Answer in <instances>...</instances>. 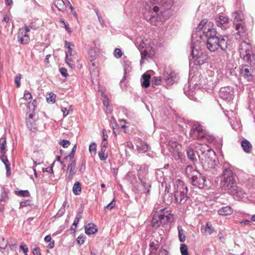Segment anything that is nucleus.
<instances>
[{"label":"nucleus","instance_id":"1","mask_svg":"<svg viewBox=\"0 0 255 255\" xmlns=\"http://www.w3.org/2000/svg\"><path fill=\"white\" fill-rule=\"evenodd\" d=\"M197 30L201 31L207 38V48L210 51L214 52L219 48L223 51L226 50L228 47V37L217 36V31L212 22H208L207 19H203L198 24Z\"/></svg>","mask_w":255,"mask_h":255},{"label":"nucleus","instance_id":"2","mask_svg":"<svg viewBox=\"0 0 255 255\" xmlns=\"http://www.w3.org/2000/svg\"><path fill=\"white\" fill-rule=\"evenodd\" d=\"M173 4V0H150L146 2L143 12L145 19L153 25H156L155 22L163 19V11L170 9Z\"/></svg>","mask_w":255,"mask_h":255},{"label":"nucleus","instance_id":"3","mask_svg":"<svg viewBox=\"0 0 255 255\" xmlns=\"http://www.w3.org/2000/svg\"><path fill=\"white\" fill-rule=\"evenodd\" d=\"M185 171L189 182L193 186L197 187L199 189L207 187L206 177L197 171L193 166H187Z\"/></svg>","mask_w":255,"mask_h":255},{"label":"nucleus","instance_id":"4","mask_svg":"<svg viewBox=\"0 0 255 255\" xmlns=\"http://www.w3.org/2000/svg\"><path fill=\"white\" fill-rule=\"evenodd\" d=\"M221 185L224 189L230 190V193L233 195L238 193V187L236 186L233 173L230 168H226L224 170Z\"/></svg>","mask_w":255,"mask_h":255},{"label":"nucleus","instance_id":"5","mask_svg":"<svg viewBox=\"0 0 255 255\" xmlns=\"http://www.w3.org/2000/svg\"><path fill=\"white\" fill-rule=\"evenodd\" d=\"M191 56L194 59V63L196 65H201L204 64L208 58V55L205 51H199L196 46L193 45L191 47Z\"/></svg>","mask_w":255,"mask_h":255},{"label":"nucleus","instance_id":"6","mask_svg":"<svg viewBox=\"0 0 255 255\" xmlns=\"http://www.w3.org/2000/svg\"><path fill=\"white\" fill-rule=\"evenodd\" d=\"M162 80L168 86H171L178 80L175 72L169 67H165L162 73Z\"/></svg>","mask_w":255,"mask_h":255},{"label":"nucleus","instance_id":"7","mask_svg":"<svg viewBox=\"0 0 255 255\" xmlns=\"http://www.w3.org/2000/svg\"><path fill=\"white\" fill-rule=\"evenodd\" d=\"M200 160L202 163L203 167L206 170L214 169L219 163L214 152H213V155L207 156V157L203 158L200 156Z\"/></svg>","mask_w":255,"mask_h":255},{"label":"nucleus","instance_id":"8","mask_svg":"<svg viewBox=\"0 0 255 255\" xmlns=\"http://www.w3.org/2000/svg\"><path fill=\"white\" fill-rule=\"evenodd\" d=\"M240 55L242 54L243 59L246 60L248 63H250L251 61V57L252 54V46L251 44L247 42L243 41L240 44Z\"/></svg>","mask_w":255,"mask_h":255},{"label":"nucleus","instance_id":"9","mask_svg":"<svg viewBox=\"0 0 255 255\" xmlns=\"http://www.w3.org/2000/svg\"><path fill=\"white\" fill-rule=\"evenodd\" d=\"M145 44L142 42L140 43L138 45H136L138 47V49L140 52L141 60L140 63L143 62V59L147 58H152L154 55V51L151 47H145Z\"/></svg>","mask_w":255,"mask_h":255},{"label":"nucleus","instance_id":"10","mask_svg":"<svg viewBox=\"0 0 255 255\" xmlns=\"http://www.w3.org/2000/svg\"><path fill=\"white\" fill-rule=\"evenodd\" d=\"M198 154V156L200 159V156L207 157V156L213 155V151L211 150V148L207 144L198 143L196 146Z\"/></svg>","mask_w":255,"mask_h":255},{"label":"nucleus","instance_id":"11","mask_svg":"<svg viewBox=\"0 0 255 255\" xmlns=\"http://www.w3.org/2000/svg\"><path fill=\"white\" fill-rule=\"evenodd\" d=\"M234 90L231 87H222L219 91L220 97L227 101H231L234 98Z\"/></svg>","mask_w":255,"mask_h":255},{"label":"nucleus","instance_id":"12","mask_svg":"<svg viewBox=\"0 0 255 255\" xmlns=\"http://www.w3.org/2000/svg\"><path fill=\"white\" fill-rule=\"evenodd\" d=\"M160 215V223L161 225H166L168 223H171L173 221V215L168 210L165 209H162L159 211Z\"/></svg>","mask_w":255,"mask_h":255},{"label":"nucleus","instance_id":"13","mask_svg":"<svg viewBox=\"0 0 255 255\" xmlns=\"http://www.w3.org/2000/svg\"><path fill=\"white\" fill-rule=\"evenodd\" d=\"M188 191H182L174 193V199L177 204H183L188 200L189 197L187 196Z\"/></svg>","mask_w":255,"mask_h":255},{"label":"nucleus","instance_id":"14","mask_svg":"<svg viewBox=\"0 0 255 255\" xmlns=\"http://www.w3.org/2000/svg\"><path fill=\"white\" fill-rule=\"evenodd\" d=\"M215 23L217 26L225 29L229 22L228 17L221 14H217L215 17Z\"/></svg>","mask_w":255,"mask_h":255},{"label":"nucleus","instance_id":"15","mask_svg":"<svg viewBox=\"0 0 255 255\" xmlns=\"http://www.w3.org/2000/svg\"><path fill=\"white\" fill-rule=\"evenodd\" d=\"M241 73L247 81H253V69L250 65H244L241 69Z\"/></svg>","mask_w":255,"mask_h":255},{"label":"nucleus","instance_id":"16","mask_svg":"<svg viewBox=\"0 0 255 255\" xmlns=\"http://www.w3.org/2000/svg\"><path fill=\"white\" fill-rule=\"evenodd\" d=\"M76 160H69V164L67 167V171L68 173L66 175V178L67 179H71L73 178L76 174Z\"/></svg>","mask_w":255,"mask_h":255},{"label":"nucleus","instance_id":"17","mask_svg":"<svg viewBox=\"0 0 255 255\" xmlns=\"http://www.w3.org/2000/svg\"><path fill=\"white\" fill-rule=\"evenodd\" d=\"M188 191L187 186L184 183L179 179H175L173 181V191L175 192Z\"/></svg>","mask_w":255,"mask_h":255},{"label":"nucleus","instance_id":"18","mask_svg":"<svg viewBox=\"0 0 255 255\" xmlns=\"http://www.w3.org/2000/svg\"><path fill=\"white\" fill-rule=\"evenodd\" d=\"M18 41L21 44H27L29 41V35L27 33L24 32L23 28H20L18 32L17 36Z\"/></svg>","mask_w":255,"mask_h":255},{"label":"nucleus","instance_id":"19","mask_svg":"<svg viewBox=\"0 0 255 255\" xmlns=\"http://www.w3.org/2000/svg\"><path fill=\"white\" fill-rule=\"evenodd\" d=\"M33 117L34 115L30 114L26 121L27 128L32 131H34L37 128V124Z\"/></svg>","mask_w":255,"mask_h":255},{"label":"nucleus","instance_id":"20","mask_svg":"<svg viewBox=\"0 0 255 255\" xmlns=\"http://www.w3.org/2000/svg\"><path fill=\"white\" fill-rule=\"evenodd\" d=\"M138 176L139 179L140 180L142 187H143V192L144 193H146L149 194L150 193V188L151 187V185L149 182H147L145 180H143L141 178V169L140 171H138Z\"/></svg>","mask_w":255,"mask_h":255},{"label":"nucleus","instance_id":"21","mask_svg":"<svg viewBox=\"0 0 255 255\" xmlns=\"http://www.w3.org/2000/svg\"><path fill=\"white\" fill-rule=\"evenodd\" d=\"M151 224L152 227L155 229L159 228L161 225V223H160V215H159V211L156 212L153 214Z\"/></svg>","mask_w":255,"mask_h":255},{"label":"nucleus","instance_id":"22","mask_svg":"<svg viewBox=\"0 0 255 255\" xmlns=\"http://www.w3.org/2000/svg\"><path fill=\"white\" fill-rule=\"evenodd\" d=\"M241 146L246 153H250L253 150V145L248 139H244L241 142Z\"/></svg>","mask_w":255,"mask_h":255},{"label":"nucleus","instance_id":"23","mask_svg":"<svg viewBox=\"0 0 255 255\" xmlns=\"http://www.w3.org/2000/svg\"><path fill=\"white\" fill-rule=\"evenodd\" d=\"M85 233L88 235H91L95 234L98 229L94 224L89 223L85 226Z\"/></svg>","mask_w":255,"mask_h":255},{"label":"nucleus","instance_id":"24","mask_svg":"<svg viewBox=\"0 0 255 255\" xmlns=\"http://www.w3.org/2000/svg\"><path fill=\"white\" fill-rule=\"evenodd\" d=\"M54 4L59 11L64 12L66 10V5L63 0H54Z\"/></svg>","mask_w":255,"mask_h":255},{"label":"nucleus","instance_id":"25","mask_svg":"<svg viewBox=\"0 0 255 255\" xmlns=\"http://www.w3.org/2000/svg\"><path fill=\"white\" fill-rule=\"evenodd\" d=\"M0 158L1 161L5 166V168L6 169V175L8 176L10 174V164L9 163V161H8V159L7 158V157L4 155V154H3L0 157Z\"/></svg>","mask_w":255,"mask_h":255},{"label":"nucleus","instance_id":"26","mask_svg":"<svg viewBox=\"0 0 255 255\" xmlns=\"http://www.w3.org/2000/svg\"><path fill=\"white\" fill-rule=\"evenodd\" d=\"M218 213L220 215L227 216L233 213V209L230 206H227L219 209Z\"/></svg>","mask_w":255,"mask_h":255},{"label":"nucleus","instance_id":"27","mask_svg":"<svg viewBox=\"0 0 255 255\" xmlns=\"http://www.w3.org/2000/svg\"><path fill=\"white\" fill-rule=\"evenodd\" d=\"M232 16L234 17L233 24L235 27V29L238 32L236 33L237 35L239 34V13L238 11H235L232 14Z\"/></svg>","mask_w":255,"mask_h":255},{"label":"nucleus","instance_id":"28","mask_svg":"<svg viewBox=\"0 0 255 255\" xmlns=\"http://www.w3.org/2000/svg\"><path fill=\"white\" fill-rule=\"evenodd\" d=\"M65 47L68 49V53L71 56H74L76 52L74 50L75 45L71 42H68L67 41H65Z\"/></svg>","mask_w":255,"mask_h":255},{"label":"nucleus","instance_id":"29","mask_svg":"<svg viewBox=\"0 0 255 255\" xmlns=\"http://www.w3.org/2000/svg\"><path fill=\"white\" fill-rule=\"evenodd\" d=\"M143 81L141 82V86L144 88H148L150 85V79L151 76L149 74L144 73L142 75Z\"/></svg>","mask_w":255,"mask_h":255},{"label":"nucleus","instance_id":"30","mask_svg":"<svg viewBox=\"0 0 255 255\" xmlns=\"http://www.w3.org/2000/svg\"><path fill=\"white\" fill-rule=\"evenodd\" d=\"M201 231L203 234H207L208 235H211L214 232V229L212 226L209 223H207L206 227H202Z\"/></svg>","mask_w":255,"mask_h":255},{"label":"nucleus","instance_id":"31","mask_svg":"<svg viewBox=\"0 0 255 255\" xmlns=\"http://www.w3.org/2000/svg\"><path fill=\"white\" fill-rule=\"evenodd\" d=\"M203 127L199 123L197 122H194L191 124V129L190 132L191 133L195 134V131H200L201 129H203Z\"/></svg>","mask_w":255,"mask_h":255},{"label":"nucleus","instance_id":"32","mask_svg":"<svg viewBox=\"0 0 255 255\" xmlns=\"http://www.w3.org/2000/svg\"><path fill=\"white\" fill-rule=\"evenodd\" d=\"M186 154L190 160L193 162L197 161V157L193 148H188L186 150Z\"/></svg>","mask_w":255,"mask_h":255},{"label":"nucleus","instance_id":"33","mask_svg":"<svg viewBox=\"0 0 255 255\" xmlns=\"http://www.w3.org/2000/svg\"><path fill=\"white\" fill-rule=\"evenodd\" d=\"M138 140L140 144L137 146L138 150L142 152H146L148 149V145L140 138H138Z\"/></svg>","mask_w":255,"mask_h":255},{"label":"nucleus","instance_id":"34","mask_svg":"<svg viewBox=\"0 0 255 255\" xmlns=\"http://www.w3.org/2000/svg\"><path fill=\"white\" fill-rule=\"evenodd\" d=\"M205 130L204 129H201L200 131H195V134L189 132L190 136L193 138V139H201L204 136Z\"/></svg>","mask_w":255,"mask_h":255},{"label":"nucleus","instance_id":"35","mask_svg":"<svg viewBox=\"0 0 255 255\" xmlns=\"http://www.w3.org/2000/svg\"><path fill=\"white\" fill-rule=\"evenodd\" d=\"M149 247H150V254L149 255H155V254L157 252V249L159 247V244L157 242L154 243V242H152L150 244Z\"/></svg>","mask_w":255,"mask_h":255},{"label":"nucleus","instance_id":"36","mask_svg":"<svg viewBox=\"0 0 255 255\" xmlns=\"http://www.w3.org/2000/svg\"><path fill=\"white\" fill-rule=\"evenodd\" d=\"M89 58L90 62L93 61L98 56V53L96 49L94 47H91L88 51Z\"/></svg>","mask_w":255,"mask_h":255},{"label":"nucleus","instance_id":"37","mask_svg":"<svg viewBox=\"0 0 255 255\" xmlns=\"http://www.w3.org/2000/svg\"><path fill=\"white\" fill-rule=\"evenodd\" d=\"M73 192L75 195H80L81 192V184L79 182H76L73 187Z\"/></svg>","mask_w":255,"mask_h":255},{"label":"nucleus","instance_id":"38","mask_svg":"<svg viewBox=\"0 0 255 255\" xmlns=\"http://www.w3.org/2000/svg\"><path fill=\"white\" fill-rule=\"evenodd\" d=\"M177 229L178 231L179 240L181 242H184L186 240V237L184 234L185 232L180 226H178Z\"/></svg>","mask_w":255,"mask_h":255},{"label":"nucleus","instance_id":"39","mask_svg":"<svg viewBox=\"0 0 255 255\" xmlns=\"http://www.w3.org/2000/svg\"><path fill=\"white\" fill-rule=\"evenodd\" d=\"M6 138L2 137L0 138V150L2 154H5L7 151L6 149Z\"/></svg>","mask_w":255,"mask_h":255},{"label":"nucleus","instance_id":"40","mask_svg":"<svg viewBox=\"0 0 255 255\" xmlns=\"http://www.w3.org/2000/svg\"><path fill=\"white\" fill-rule=\"evenodd\" d=\"M106 150L104 147H101L100 151H99L98 155L101 160H105L108 157L107 153H105Z\"/></svg>","mask_w":255,"mask_h":255},{"label":"nucleus","instance_id":"41","mask_svg":"<svg viewBox=\"0 0 255 255\" xmlns=\"http://www.w3.org/2000/svg\"><path fill=\"white\" fill-rule=\"evenodd\" d=\"M9 190L5 188H2V191L1 193L0 201L1 202L5 201L8 198L7 194Z\"/></svg>","mask_w":255,"mask_h":255},{"label":"nucleus","instance_id":"42","mask_svg":"<svg viewBox=\"0 0 255 255\" xmlns=\"http://www.w3.org/2000/svg\"><path fill=\"white\" fill-rule=\"evenodd\" d=\"M215 137L213 135H210L205 131L204 136L202 138V140H206L207 142L210 143L213 141Z\"/></svg>","mask_w":255,"mask_h":255},{"label":"nucleus","instance_id":"43","mask_svg":"<svg viewBox=\"0 0 255 255\" xmlns=\"http://www.w3.org/2000/svg\"><path fill=\"white\" fill-rule=\"evenodd\" d=\"M55 98L56 95L54 93L51 92L46 97V100L48 103L53 104L55 102Z\"/></svg>","mask_w":255,"mask_h":255},{"label":"nucleus","instance_id":"44","mask_svg":"<svg viewBox=\"0 0 255 255\" xmlns=\"http://www.w3.org/2000/svg\"><path fill=\"white\" fill-rule=\"evenodd\" d=\"M167 145L168 146H170L171 149H173V151H175L176 148H177V143L175 141H173L172 140H169L167 141Z\"/></svg>","mask_w":255,"mask_h":255},{"label":"nucleus","instance_id":"45","mask_svg":"<svg viewBox=\"0 0 255 255\" xmlns=\"http://www.w3.org/2000/svg\"><path fill=\"white\" fill-rule=\"evenodd\" d=\"M15 193L16 195L21 197H28L30 196V193L28 190L16 191Z\"/></svg>","mask_w":255,"mask_h":255},{"label":"nucleus","instance_id":"46","mask_svg":"<svg viewBox=\"0 0 255 255\" xmlns=\"http://www.w3.org/2000/svg\"><path fill=\"white\" fill-rule=\"evenodd\" d=\"M180 252L182 255H189L188 252V248L186 245L181 244L180 246Z\"/></svg>","mask_w":255,"mask_h":255},{"label":"nucleus","instance_id":"47","mask_svg":"<svg viewBox=\"0 0 255 255\" xmlns=\"http://www.w3.org/2000/svg\"><path fill=\"white\" fill-rule=\"evenodd\" d=\"M67 105V103L64 102L63 106H62L61 108V111L62 112L63 114V117H65L69 114L68 110L66 107V106H68Z\"/></svg>","mask_w":255,"mask_h":255},{"label":"nucleus","instance_id":"48","mask_svg":"<svg viewBox=\"0 0 255 255\" xmlns=\"http://www.w3.org/2000/svg\"><path fill=\"white\" fill-rule=\"evenodd\" d=\"M153 84L155 85H159L161 84V82L164 83L162 80V75L159 77H155L154 78Z\"/></svg>","mask_w":255,"mask_h":255},{"label":"nucleus","instance_id":"49","mask_svg":"<svg viewBox=\"0 0 255 255\" xmlns=\"http://www.w3.org/2000/svg\"><path fill=\"white\" fill-rule=\"evenodd\" d=\"M76 147V145L75 144L71 150V153L67 156V157L69 158V160H75L74 157Z\"/></svg>","mask_w":255,"mask_h":255},{"label":"nucleus","instance_id":"50","mask_svg":"<svg viewBox=\"0 0 255 255\" xmlns=\"http://www.w3.org/2000/svg\"><path fill=\"white\" fill-rule=\"evenodd\" d=\"M123 52L119 48H116L114 52V55L117 58H119L122 57Z\"/></svg>","mask_w":255,"mask_h":255},{"label":"nucleus","instance_id":"51","mask_svg":"<svg viewBox=\"0 0 255 255\" xmlns=\"http://www.w3.org/2000/svg\"><path fill=\"white\" fill-rule=\"evenodd\" d=\"M7 246V241L5 240L4 238H1L0 240V248L5 249Z\"/></svg>","mask_w":255,"mask_h":255},{"label":"nucleus","instance_id":"52","mask_svg":"<svg viewBox=\"0 0 255 255\" xmlns=\"http://www.w3.org/2000/svg\"><path fill=\"white\" fill-rule=\"evenodd\" d=\"M96 144L95 142H92L89 147V150L90 153L94 152L95 154L96 152Z\"/></svg>","mask_w":255,"mask_h":255},{"label":"nucleus","instance_id":"53","mask_svg":"<svg viewBox=\"0 0 255 255\" xmlns=\"http://www.w3.org/2000/svg\"><path fill=\"white\" fill-rule=\"evenodd\" d=\"M20 79H21V75L17 74L14 79V82L16 84V87H19L20 86Z\"/></svg>","mask_w":255,"mask_h":255},{"label":"nucleus","instance_id":"54","mask_svg":"<svg viewBox=\"0 0 255 255\" xmlns=\"http://www.w3.org/2000/svg\"><path fill=\"white\" fill-rule=\"evenodd\" d=\"M59 143L64 148H67L70 145V142L68 140H62L59 142Z\"/></svg>","mask_w":255,"mask_h":255},{"label":"nucleus","instance_id":"55","mask_svg":"<svg viewBox=\"0 0 255 255\" xmlns=\"http://www.w3.org/2000/svg\"><path fill=\"white\" fill-rule=\"evenodd\" d=\"M20 250L22 251L25 255H27L28 249L25 245H21L20 246Z\"/></svg>","mask_w":255,"mask_h":255},{"label":"nucleus","instance_id":"56","mask_svg":"<svg viewBox=\"0 0 255 255\" xmlns=\"http://www.w3.org/2000/svg\"><path fill=\"white\" fill-rule=\"evenodd\" d=\"M30 201L26 200L25 201L21 202L20 203V208H22L23 207H26L27 206L30 205Z\"/></svg>","mask_w":255,"mask_h":255},{"label":"nucleus","instance_id":"57","mask_svg":"<svg viewBox=\"0 0 255 255\" xmlns=\"http://www.w3.org/2000/svg\"><path fill=\"white\" fill-rule=\"evenodd\" d=\"M61 74L64 77H67L68 75L66 68H61L59 69Z\"/></svg>","mask_w":255,"mask_h":255},{"label":"nucleus","instance_id":"58","mask_svg":"<svg viewBox=\"0 0 255 255\" xmlns=\"http://www.w3.org/2000/svg\"><path fill=\"white\" fill-rule=\"evenodd\" d=\"M115 205V199H113L109 204H108L106 206V208L112 209V208H113L114 207Z\"/></svg>","mask_w":255,"mask_h":255},{"label":"nucleus","instance_id":"59","mask_svg":"<svg viewBox=\"0 0 255 255\" xmlns=\"http://www.w3.org/2000/svg\"><path fill=\"white\" fill-rule=\"evenodd\" d=\"M77 242L78 244L82 245L85 242V239L83 236H80L77 238Z\"/></svg>","mask_w":255,"mask_h":255},{"label":"nucleus","instance_id":"60","mask_svg":"<svg viewBox=\"0 0 255 255\" xmlns=\"http://www.w3.org/2000/svg\"><path fill=\"white\" fill-rule=\"evenodd\" d=\"M96 14H97V15L98 16L99 22L100 23V24L101 25H103L104 24V20H103L102 16L99 14V13L98 12V10H97L96 11Z\"/></svg>","mask_w":255,"mask_h":255},{"label":"nucleus","instance_id":"61","mask_svg":"<svg viewBox=\"0 0 255 255\" xmlns=\"http://www.w3.org/2000/svg\"><path fill=\"white\" fill-rule=\"evenodd\" d=\"M108 145V142L107 140V138H103L102 142L101 143V147H104V148H107Z\"/></svg>","mask_w":255,"mask_h":255},{"label":"nucleus","instance_id":"62","mask_svg":"<svg viewBox=\"0 0 255 255\" xmlns=\"http://www.w3.org/2000/svg\"><path fill=\"white\" fill-rule=\"evenodd\" d=\"M24 98L26 100H28L32 99V96L30 93L25 92L24 95Z\"/></svg>","mask_w":255,"mask_h":255},{"label":"nucleus","instance_id":"63","mask_svg":"<svg viewBox=\"0 0 255 255\" xmlns=\"http://www.w3.org/2000/svg\"><path fill=\"white\" fill-rule=\"evenodd\" d=\"M157 255H168V252L165 250H160Z\"/></svg>","mask_w":255,"mask_h":255},{"label":"nucleus","instance_id":"64","mask_svg":"<svg viewBox=\"0 0 255 255\" xmlns=\"http://www.w3.org/2000/svg\"><path fill=\"white\" fill-rule=\"evenodd\" d=\"M33 254L34 255H41L39 249L35 248L33 250Z\"/></svg>","mask_w":255,"mask_h":255}]
</instances>
